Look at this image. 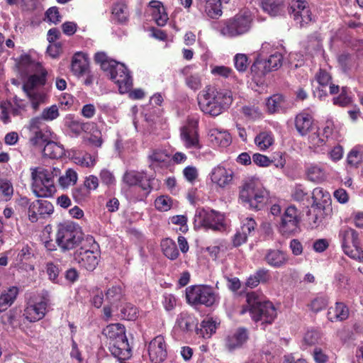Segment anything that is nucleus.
<instances>
[{
  "mask_svg": "<svg viewBox=\"0 0 363 363\" xmlns=\"http://www.w3.org/2000/svg\"><path fill=\"white\" fill-rule=\"evenodd\" d=\"M283 57L279 52L272 54L267 60L258 56L251 67L253 80L261 83L266 74L279 68L282 65Z\"/></svg>",
  "mask_w": 363,
  "mask_h": 363,
  "instance_id": "9b49d317",
  "label": "nucleus"
},
{
  "mask_svg": "<svg viewBox=\"0 0 363 363\" xmlns=\"http://www.w3.org/2000/svg\"><path fill=\"white\" fill-rule=\"evenodd\" d=\"M315 79L319 86L313 94L320 100H323L327 96L328 89L331 94L338 92L339 86L330 83L331 76L328 72L320 69L315 76Z\"/></svg>",
  "mask_w": 363,
  "mask_h": 363,
  "instance_id": "412c9836",
  "label": "nucleus"
},
{
  "mask_svg": "<svg viewBox=\"0 0 363 363\" xmlns=\"http://www.w3.org/2000/svg\"><path fill=\"white\" fill-rule=\"evenodd\" d=\"M344 252L350 257L363 262V250L358 238L357 233L352 228L345 226L339 233Z\"/></svg>",
  "mask_w": 363,
  "mask_h": 363,
  "instance_id": "9d476101",
  "label": "nucleus"
},
{
  "mask_svg": "<svg viewBox=\"0 0 363 363\" xmlns=\"http://www.w3.org/2000/svg\"><path fill=\"white\" fill-rule=\"evenodd\" d=\"M305 174L308 181L316 184L322 183L328 178V173L323 166L314 162L306 164Z\"/></svg>",
  "mask_w": 363,
  "mask_h": 363,
  "instance_id": "a878e982",
  "label": "nucleus"
},
{
  "mask_svg": "<svg viewBox=\"0 0 363 363\" xmlns=\"http://www.w3.org/2000/svg\"><path fill=\"white\" fill-rule=\"evenodd\" d=\"M198 120L196 118H189L187 124L181 128V140L187 149L199 150L201 145L199 141V137L196 131Z\"/></svg>",
  "mask_w": 363,
  "mask_h": 363,
  "instance_id": "a211bd4d",
  "label": "nucleus"
},
{
  "mask_svg": "<svg viewBox=\"0 0 363 363\" xmlns=\"http://www.w3.org/2000/svg\"><path fill=\"white\" fill-rule=\"evenodd\" d=\"M247 307L243 308L240 313L244 314L248 311L255 322L271 323L277 316V310L273 303L263 300L255 292L247 294Z\"/></svg>",
  "mask_w": 363,
  "mask_h": 363,
  "instance_id": "0eeeda50",
  "label": "nucleus"
},
{
  "mask_svg": "<svg viewBox=\"0 0 363 363\" xmlns=\"http://www.w3.org/2000/svg\"><path fill=\"white\" fill-rule=\"evenodd\" d=\"M337 61L339 65L344 72L350 69L354 62L353 57L347 53L340 54L338 56Z\"/></svg>",
  "mask_w": 363,
  "mask_h": 363,
  "instance_id": "338daca9",
  "label": "nucleus"
},
{
  "mask_svg": "<svg viewBox=\"0 0 363 363\" xmlns=\"http://www.w3.org/2000/svg\"><path fill=\"white\" fill-rule=\"evenodd\" d=\"M40 115L44 121H52L57 118L60 116L58 107L56 105H52L45 108Z\"/></svg>",
  "mask_w": 363,
  "mask_h": 363,
  "instance_id": "680f3d73",
  "label": "nucleus"
},
{
  "mask_svg": "<svg viewBox=\"0 0 363 363\" xmlns=\"http://www.w3.org/2000/svg\"><path fill=\"white\" fill-rule=\"evenodd\" d=\"M99 257V252L96 246H92L91 250L81 247L74 253V260L79 266L91 272L98 265Z\"/></svg>",
  "mask_w": 363,
  "mask_h": 363,
  "instance_id": "6ab92c4d",
  "label": "nucleus"
},
{
  "mask_svg": "<svg viewBox=\"0 0 363 363\" xmlns=\"http://www.w3.org/2000/svg\"><path fill=\"white\" fill-rule=\"evenodd\" d=\"M234 64L236 69L238 72H245L249 65L247 55L241 53L237 54L234 57Z\"/></svg>",
  "mask_w": 363,
  "mask_h": 363,
  "instance_id": "69168bd1",
  "label": "nucleus"
},
{
  "mask_svg": "<svg viewBox=\"0 0 363 363\" xmlns=\"http://www.w3.org/2000/svg\"><path fill=\"white\" fill-rule=\"evenodd\" d=\"M112 14L118 22L123 23L128 18V9L123 3H116L113 6Z\"/></svg>",
  "mask_w": 363,
  "mask_h": 363,
  "instance_id": "3c124183",
  "label": "nucleus"
},
{
  "mask_svg": "<svg viewBox=\"0 0 363 363\" xmlns=\"http://www.w3.org/2000/svg\"><path fill=\"white\" fill-rule=\"evenodd\" d=\"M313 203H321L324 206V203H329L330 196L328 191H324L320 187H317L313 191Z\"/></svg>",
  "mask_w": 363,
  "mask_h": 363,
  "instance_id": "13d9d810",
  "label": "nucleus"
},
{
  "mask_svg": "<svg viewBox=\"0 0 363 363\" xmlns=\"http://www.w3.org/2000/svg\"><path fill=\"white\" fill-rule=\"evenodd\" d=\"M362 158L363 145H357L348 152L347 156V162L352 167H357L362 161Z\"/></svg>",
  "mask_w": 363,
  "mask_h": 363,
  "instance_id": "49530a36",
  "label": "nucleus"
},
{
  "mask_svg": "<svg viewBox=\"0 0 363 363\" xmlns=\"http://www.w3.org/2000/svg\"><path fill=\"white\" fill-rule=\"evenodd\" d=\"M348 316V308L343 303H336L335 306L330 308L328 312V318L332 322L344 320Z\"/></svg>",
  "mask_w": 363,
  "mask_h": 363,
  "instance_id": "4c0bfd02",
  "label": "nucleus"
},
{
  "mask_svg": "<svg viewBox=\"0 0 363 363\" xmlns=\"http://www.w3.org/2000/svg\"><path fill=\"white\" fill-rule=\"evenodd\" d=\"M211 72L216 77H222L224 78L233 77V71L231 68L226 66H211Z\"/></svg>",
  "mask_w": 363,
  "mask_h": 363,
  "instance_id": "052dcab7",
  "label": "nucleus"
},
{
  "mask_svg": "<svg viewBox=\"0 0 363 363\" xmlns=\"http://www.w3.org/2000/svg\"><path fill=\"white\" fill-rule=\"evenodd\" d=\"M325 208L321 203H313L308 211V220L312 228L319 226L325 217Z\"/></svg>",
  "mask_w": 363,
  "mask_h": 363,
  "instance_id": "72a5a7b5",
  "label": "nucleus"
},
{
  "mask_svg": "<svg viewBox=\"0 0 363 363\" xmlns=\"http://www.w3.org/2000/svg\"><path fill=\"white\" fill-rule=\"evenodd\" d=\"M194 219L200 225L213 230H222L226 225L224 215L213 210L198 208Z\"/></svg>",
  "mask_w": 363,
  "mask_h": 363,
  "instance_id": "4468645a",
  "label": "nucleus"
},
{
  "mask_svg": "<svg viewBox=\"0 0 363 363\" xmlns=\"http://www.w3.org/2000/svg\"><path fill=\"white\" fill-rule=\"evenodd\" d=\"M169 160V156L165 150L155 149L149 155L150 167L156 171L159 167H166Z\"/></svg>",
  "mask_w": 363,
  "mask_h": 363,
  "instance_id": "473e14b6",
  "label": "nucleus"
},
{
  "mask_svg": "<svg viewBox=\"0 0 363 363\" xmlns=\"http://www.w3.org/2000/svg\"><path fill=\"white\" fill-rule=\"evenodd\" d=\"M123 181L130 186L138 185L147 194L150 193L152 189L150 180L146 178V175L143 172L128 171L124 174Z\"/></svg>",
  "mask_w": 363,
  "mask_h": 363,
  "instance_id": "b1692460",
  "label": "nucleus"
},
{
  "mask_svg": "<svg viewBox=\"0 0 363 363\" xmlns=\"http://www.w3.org/2000/svg\"><path fill=\"white\" fill-rule=\"evenodd\" d=\"M63 121L65 126L77 135L85 130L88 125L87 123H84L80 120L75 118L72 114H67L64 118Z\"/></svg>",
  "mask_w": 363,
  "mask_h": 363,
  "instance_id": "a19ab883",
  "label": "nucleus"
},
{
  "mask_svg": "<svg viewBox=\"0 0 363 363\" xmlns=\"http://www.w3.org/2000/svg\"><path fill=\"white\" fill-rule=\"evenodd\" d=\"M43 154L51 159H58L65 155V149L62 145L55 142L48 141L43 148Z\"/></svg>",
  "mask_w": 363,
  "mask_h": 363,
  "instance_id": "79ce46f5",
  "label": "nucleus"
},
{
  "mask_svg": "<svg viewBox=\"0 0 363 363\" xmlns=\"http://www.w3.org/2000/svg\"><path fill=\"white\" fill-rule=\"evenodd\" d=\"M328 300L324 296H317L309 303L308 307L313 312H318L326 307Z\"/></svg>",
  "mask_w": 363,
  "mask_h": 363,
  "instance_id": "0e129e2a",
  "label": "nucleus"
},
{
  "mask_svg": "<svg viewBox=\"0 0 363 363\" xmlns=\"http://www.w3.org/2000/svg\"><path fill=\"white\" fill-rule=\"evenodd\" d=\"M201 6L205 14L211 18L217 19L223 14L220 0H201Z\"/></svg>",
  "mask_w": 363,
  "mask_h": 363,
  "instance_id": "2f4dec72",
  "label": "nucleus"
},
{
  "mask_svg": "<svg viewBox=\"0 0 363 363\" xmlns=\"http://www.w3.org/2000/svg\"><path fill=\"white\" fill-rule=\"evenodd\" d=\"M210 142L214 146L226 147L230 145L232 138L229 133L217 128L210 130L208 133Z\"/></svg>",
  "mask_w": 363,
  "mask_h": 363,
  "instance_id": "cd10ccee",
  "label": "nucleus"
},
{
  "mask_svg": "<svg viewBox=\"0 0 363 363\" xmlns=\"http://www.w3.org/2000/svg\"><path fill=\"white\" fill-rule=\"evenodd\" d=\"M194 67V65L186 66L183 68L182 72L185 75V83L186 86L194 91H197L200 89L202 86V77L199 73L192 72Z\"/></svg>",
  "mask_w": 363,
  "mask_h": 363,
  "instance_id": "7c9ffc66",
  "label": "nucleus"
},
{
  "mask_svg": "<svg viewBox=\"0 0 363 363\" xmlns=\"http://www.w3.org/2000/svg\"><path fill=\"white\" fill-rule=\"evenodd\" d=\"M312 124V116L308 113H300L296 117V128L301 135H306L308 131L313 128Z\"/></svg>",
  "mask_w": 363,
  "mask_h": 363,
  "instance_id": "c9c22d12",
  "label": "nucleus"
},
{
  "mask_svg": "<svg viewBox=\"0 0 363 363\" xmlns=\"http://www.w3.org/2000/svg\"><path fill=\"white\" fill-rule=\"evenodd\" d=\"M264 260L274 268H281L288 264V254L279 249H268L265 251Z\"/></svg>",
  "mask_w": 363,
  "mask_h": 363,
  "instance_id": "393cba45",
  "label": "nucleus"
},
{
  "mask_svg": "<svg viewBox=\"0 0 363 363\" xmlns=\"http://www.w3.org/2000/svg\"><path fill=\"white\" fill-rule=\"evenodd\" d=\"M19 71L26 77L23 83V91L32 108L37 110L40 104L45 103L47 98L45 92L41 89L46 82L47 72L40 62L32 60L27 55L22 57L19 63Z\"/></svg>",
  "mask_w": 363,
  "mask_h": 363,
  "instance_id": "f257e3e1",
  "label": "nucleus"
},
{
  "mask_svg": "<svg viewBox=\"0 0 363 363\" xmlns=\"http://www.w3.org/2000/svg\"><path fill=\"white\" fill-rule=\"evenodd\" d=\"M198 320L187 312H182L178 315L176 320L175 328H179L183 332H190L196 329Z\"/></svg>",
  "mask_w": 363,
  "mask_h": 363,
  "instance_id": "c85d7f7f",
  "label": "nucleus"
},
{
  "mask_svg": "<svg viewBox=\"0 0 363 363\" xmlns=\"http://www.w3.org/2000/svg\"><path fill=\"white\" fill-rule=\"evenodd\" d=\"M149 9L157 24L160 26H164L168 18L162 4L159 1H151L149 3Z\"/></svg>",
  "mask_w": 363,
  "mask_h": 363,
  "instance_id": "f704fd0d",
  "label": "nucleus"
},
{
  "mask_svg": "<svg viewBox=\"0 0 363 363\" xmlns=\"http://www.w3.org/2000/svg\"><path fill=\"white\" fill-rule=\"evenodd\" d=\"M54 211L52 204L46 200H36L32 202L28 207V219L32 223H35L40 218L51 215Z\"/></svg>",
  "mask_w": 363,
  "mask_h": 363,
  "instance_id": "4be33fe9",
  "label": "nucleus"
},
{
  "mask_svg": "<svg viewBox=\"0 0 363 363\" xmlns=\"http://www.w3.org/2000/svg\"><path fill=\"white\" fill-rule=\"evenodd\" d=\"M289 12L296 26L299 28L307 27L315 20V16L306 1L292 0Z\"/></svg>",
  "mask_w": 363,
  "mask_h": 363,
  "instance_id": "f8f14e48",
  "label": "nucleus"
},
{
  "mask_svg": "<svg viewBox=\"0 0 363 363\" xmlns=\"http://www.w3.org/2000/svg\"><path fill=\"white\" fill-rule=\"evenodd\" d=\"M253 162L260 167H268L273 160H271L267 156L260 153H255L252 155Z\"/></svg>",
  "mask_w": 363,
  "mask_h": 363,
  "instance_id": "774afa93",
  "label": "nucleus"
},
{
  "mask_svg": "<svg viewBox=\"0 0 363 363\" xmlns=\"http://www.w3.org/2000/svg\"><path fill=\"white\" fill-rule=\"evenodd\" d=\"M247 339L246 330L239 328L232 335H229L226 340V347L233 350L240 347Z\"/></svg>",
  "mask_w": 363,
  "mask_h": 363,
  "instance_id": "e433bc0d",
  "label": "nucleus"
},
{
  "mask_svg": "<svg viewBox=\"0 0 363 363\" xmlns=\"http://www.w3.org/2000/svg\"><path fill=\"white\" fill-rule=\"evenodd\" d=\"M208 177L213 186L223 190L233 184L235 172L233 169L219 164L211 169Z\"/></svg>",
  "mask_w": 363,
  "mask_h": 363,
  "instance_id": "f3484780",
  "label": "nucleus"
},
{
  "mask_svg": "<svg viewBox=\"0 0 363 363\" xmlns=\"http://www.w3.org/2000/svg\"><path fill=\"white\" fill-rule=\"evenodd\" d=\"M18 294V289L16 286H11L1 294L0 296V312L6 310L13 303Z\"/></svg>",
  "mask_w": 363,
  "mask_h": 363,
  "instance_id": "37998d69",
  "label": "nucleus"
},
{
  "mask_svg": "<svg viewBox=\"0 0 363 363\" xmlns=\"http://www.w3.org/2000/svg\"><path fill=\"white\" fill-rule=\"evenodd\" d=\"M121 318L128 320H135L138 317V309L130 303H126L121 310Z\"/></svg>",
  "mask_w": 363,
  "mask_h": 363,
  "instance_id": "5fc2aeb1",
  "label": "nucleus"
},
{
  "mask_svg": "<svg viewBox=\"0 0 363 363\" xmlns=\"http://www.w3.org/2000/svg\"><path fill=\"white\" fill-rule=\"evenodd\" d=\"M197 99L199 108L204 114L216 117L230 107L233 97L230 90L208 86L199 93Z\"/></svg>",
  "mask_w": 363,
  "mask_h": 363,
  "instance_id": "7ed1b4c3",
  "label": "nucleus"
},
{
  "mask_svg": "<svg viewBox=\"0 0 363 363\" xmlns=\"http://www.w3.org/2000/svg\"><path fill=\"white\" fill-rule=\"evenodd\" d=\"M322 343L323 337L318 330H309L304 334L303 344L307 346H313Z\"/></svg>",
  "mask_w": 363,
  "mask_h": 363,
  "instance_id": "8fccbe9b",
  "label": "nucleus"
},
{
  "mask_svg": "<svg viewBox=\"0 0 363 363\" xmlns=\"http://www.w3.org/2000/svg\"><path fill=\"white\" fill-rule=\"evenodd\" d=\"M172 205V200L167 196H160L155 201V208L160 211H167Z\"/></svg>",
  "mask_w": 363,
  "mask_h": 363,
  "instance_id": "bf43d9fd",
  "label": "nucleus"
},
{
  "mask_svg": "<svg viewBox=\"0 0 363 363\" xmlns=\"http://www.w3.org/2000/svg\"><path fill=\"white\" fill-rule=\"evenodd\" d=\"M268 196V191L255 177L245 179L239 186V201L252 209H261Z\"/></svg>",
  "mask_w": 363,
  "mask_h": 363,
  "instance_id": "39448f33",
  "label": "nucleus"
},
{
  "mask_svg": "<svg viewBox=\"0 0 363 363\" xmlns=\"http://www.w3.org/2000/svg\"><path fill=\"white\" fill-rule=\"evenodd\" d=\"M31 187L33 194L37 197L48 198L56 192L55 177L60 175L58 168L45 169L43 167H32L30 168Z\"/></svg>",
  "mask_w": 363,
  "mask_h": 363,
  "instance_id": "20e7f679",
  "label": "nucleus"
},
{
  "mask_svg": "<svg viewBox=\"0 0 363 363\" xmlns=\"http://www.w3.org/2000/svg\"><path fill=\"white\" fill-rule=\"evenodd\" d=\"M150 360L154 363H161L167 357V345L162 335L154 337L147 345Z\"/></svg>",
  "mask_w": 363,
  "mask_h": 363,
  "instance_id": "aec40b11",
  "label": "nucleus"
},
{
  "mask_svg": "<svg viewBox=\"0 0 363 363\" xmlns=\"http://www.w3.org/2000/svg\"><path fill=\"white\" fill-rule=\"evenodd\" d=\"M219 325L220 322L216 318L206 317L202 320L201 328H196V333L203 338H209L216 333Z\"/></svg>",
  "mask_w": 363,
  "mask_h": 363,
  "instance_id": "c756f323",
  "label": "nucleus"
},
{
  "mask_svg": "<svg viewBox=\"0 0 363 363\" xmlns=\"http://www.w3.org/2000/svg\"><path fill=\"white\" fill-rule=\"evenodd\" d=\"M89 60L86 54L79 52L72 59L71 71L77 77L84 75L89 69Z\"/></svg>",
  "mask_w": 363,
  "mask_h": 363,
  "instance_id": "bb28decb",
  "label": "nucleus"
},
{
  "mask_svg": "<svg viewBox=\"0 0 363 363\" xmlns=\"http://www.w3.org/2000/svg\"><path fill=\"white\" fill-rule=\"evenodd\" d=\"M25 109L22 100L15 98L13 102L1 101L0 103V118L4 123L11 121V116H18Z\"/></svg>",
  "mask_w": 363,
  "mask_h": 363,
  "instance_id": "5701e85b",
  "label": "nucleus"
},
{
  "mask_svg": "<svg viewBox=\"0 0 363 363\" xmlns=\"http://www.w3.org/2000/svg\"><path fill=\"white\" fill-rule=\"evenodd\" d=\"M82 239L79 228L72 222H65L58 225L56 241L63 250L77 247Z\"/></svg>",
  "mask_w": 363,
  "mask_h": 363,
  "instance_id": "1a4fd4ad",
  "label": "nucleus"
},
{
  "mask_svg": "<svg viewBox=\"0 0 363 363\" xmlns=\"http://www.w3.org/2000/svg\"><path fill=\"white\" fill-rule=\"evenodd\" d=\"M94 60L110 75V78L117 84L121 94L129 93V97L133 99H140L144 96V91L140 89L130 91L133 86V79L123 63L109 58L104 52L96 53Z\"/></svg>",
  "mask_w": 363,
  "mask_h": 363,
  "instance_id": "f03ea898",
  "label": "nucleus"
},
{
  "mask_svg": "<svg viewBox=\"0 0 363 363\" xmlns=\"http://www.w3.org/2000/svg\"><path fill=\"white\" fill-rule=\"evenodd\" d=\"M320 135L321 133L317 130L316 131L312 133L308 138L310 147L314 149V150L316 152L322 151L323 149H321V147L325 143V138L322 137Z\"/></svg>",
  "mask_w": 363,
  "mask_h": 363,
  "instance_id": "603ef678",
  "label": "nucleus"
},
{
  "mask_svg": "<svg viewBox=\"0 0 363 363\" xmlns=\"http://www.w3.org/2000/svg\"><path fill=\"white\" fill-rule=\"evenodd\" d=\"M183 175L188 182L193 184L198 179L199 170L194 166H187L183 169Z\"/></svg>",
  "mask_w": 363,
  "mask_h": 363,
  "instance_id": "e2e57ef3",
  "label": "nucleus"
},
{
  "mask_svg": "<svg viewBox=\"0 0 363 363\" xmlns=\"http://www.w3.org/2000/svg\"><path fill=\"white\" fill-rule=\"evenodd\" d=\"M284 99L280 94H274L268 98L266 106L269 113H275L279 111L284 108Z\"/></svg>",
  "mask_w": 363,
  "mask_h": 363,
  "instance_id": "de8ad7c7",
  "label": "nucleus"
},
{
  "mask_svg": "<svg viewBox=\"0 0 363 363\" xmlns=\"http://www.w3.org/2000/svg\"><path fill=\"white\" fill-rule=\"evenodd\" d=\"M242 112L245 117L254 121L261 118L262 116L260 108L255 105H247L243 106Z\"/></svg>",
  "mask_w": 363,
  "mask_h": 363,
  "instance_id": "6e6d98bb",
  "label": "nucleus"
},
{
  "mask_svg": "<svg viewBox=\"0 0 363 363\" xmlns=\"http://www.w3.org/2000/svg\"><path fill=\"white\" fill-rule=\"evenodd\" d=\"M163 254L169 259H176L179 256V251L175 242L169 238L164 239L161 242Z\"/></svg>",
  "mask_w": 363,
  "mask_h": 363,
  "instance_id": "a18cd8bd",
  "label": "nucleus"
},
{
  "mask_svg": "<svg viewBox=\"0 0 363 363\" xmlns=\"http://www.w3.org/2000/svg\"><path fill=\"white\" fill-rule=\"evenodd\" d=\"M78 180L77 172L69 168L65 170V173L59 177L58 184L62 189H67L69 186H74Z\"/></svg>",
  "mask_w": 363,
  "mask_h": 363,
  "instance_id": "c03bdc74",
  "label": "nucleus"
},
{
  "mask_svg": "<svg viewBox=\"0 0 363 363\" xmlns=\"http://www.w3.org/2000/svg\"><path fill=\"white\" fill-rule=\"evenodd\" d=\"M48 306L47 297L34 295L27 301L23 316L30 323L40 320L45 316Z\"/></svg>",
  "mask_w": 363,
  "mask_h": 363,
  "instance_id": "ddd939ff",
  "label": "nucleus"
},
{
  "mask_svg": "<svg viewBox=\"0 0 363 363\" xmlns=\"http://www.w3.org/2000/svg\"><path fill=\"white\" fill-rule=\"evenodd\" d=\"M186 296L191 304L213 306L218 300L217 295L212 288L206 286H194L186 290Z\"/></svg>",
  "mask_w": 363,
  "mask_h": 363,
  "instance_id": "2eb2a0df",
  "label": "nucleus"
},
{
  "mask_svg": "<svg viewBox=\"0 0 363 363\" xmlns=\"http://www.w3.org/2000/svg\"><path fill=\"white\" fill-rule=\"evenodd\" d=\"M103 334L110 340L109 349L114 357L121 360L130 358L131 350L124 325L121 323L110 324L103 330Z\"/></svg>",
  "mask_w": 363,
  "mask_h": 363,
  "instance_id": "423d86ee",
  "label": "nucleus"
},
{
  "mask_svg": "<svg viewBox=\"0 0 363 363\" xmlns=\"http://www.w3.org/2000/svg\"><path fill=\"white\" fill-rule=\"evenodd\" d=\"M253 16L248 10H243L220 23V33L228 38H236L248 33L252 26Z\"/></svg>",
  "mask_w": 363,
  "mask_h": 363,
  "instance_id": "6e6552de",
  "label": "nucleus"
},
{
  "mask_svg": "<svg viewBox=\"0 0 363 363\" xmlns=\"http://www.w3.org/2000/svg\"><path fill=\"white\" fill-rule=\"evenodd\" d=\"M123 298L124 291L122 286L119 285L108 288L106 292V301L113 308H117Z\"/></svg>",
  "mask_w": 363,
  "mask_h": 363,
  "instance_id": "ea45409f",
  "label": "nucleus"
},
{
  "mask_svg": "<svg viewBox=\"0 0 363 363\" xmlns=\"http://www.w3.org/2000/svg\"><path fill=\"white\" fill-rule=\"evenodd\" d=\"M74 162L84 167H92L96 164V157L89 153H79L72 157Z\"/></svg>",
  "mask_w": 363,
  "mask_h": 363,
  "instance_id": "09e8293b",
  "label": "nucleus"
},
{
  "mask_svg": "<svg viewBox=\"0 0 363 363\" xmlns=\"http://www.w3.org/2000/svg\"><path fill=\"white\" fill-rule=\"evenodd\" d=\"M263 9L272 16L280 14L282 11V5L273 0H265L262 3Z\"/></svg>",
  "mask_w": 363,
  "mask_h": 363,
  "instance_id": "4d7b16f0",
  "label": "nucleus"
},
{
  "mask_svg": "<svg viewBox=\"0 0 363 363\" xmlns=\"http://www.w3.org/2000/svg\"><path fill=\"white\" fill-rule=\"evenodd\" d=\"M13 194V186L8 179H0V196L5 201H10Z\"/></svg>",
  "mask_w": 363,
  "mask_h": 363,
  "instance_id": "864d4df0",
  "label": "nucleus"
},
{
  "mask_svg": "<svg viewBox=\"0 0 363 363\" xmlns=\"http://www.w3.org/2000/svg\"><path fill=\"white\" fill-rule=\"evenodd\" d=\"M255 144L260 151H266L274 143V137L270 131H262L255 138Z\"/></svg>",
  "mask_w": 363,
  "mask_h": 363,
  "instance_id": "58836bf2",
  "label": "nucleus"
},
{
  "mask_svg": "<svg viewBox=\"0 0 363 363\" xmlns=\"http://www.w3.org/2000/svg\"><path fill=\"white\" fill-rule=\"evenodd\" d=\"M300 217L298 209L294 206H288L281 215L278 228L284 236L294 235L299 231Z\"/></svg>",
  "mask_w": 363,
  "mask_h": 363,
  "instance_id": "dca6fc26",
  "label": "nucleus"
}]
</instances>
